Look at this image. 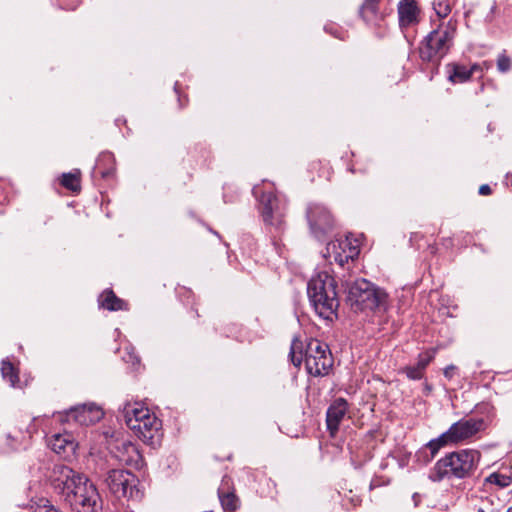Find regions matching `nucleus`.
Returning a JSON list of instances; mask_svg holds the SVG:
<instances>
[{
    "instance_id": "1",
    "label": "nucleus",
    "mask_w": 512,
    "mask_h": 512,
    "mask_svg": "<svg viewBox=\"0 0 512 512\" xmlns=\"http://www.w3.org/2000/svg\"><path fill=\"white\" fill-rule=\"evenodd\" d=\"M337 284L328 272H319L313 276L307 285V294L317 315L331 320L339 305Z\"/></svg>"
},
{
    "instance_id": "2",
    "label": "nucleus",
    "mask_w": 512,
    "mask_h": 512,
    "mask_svg": "<svg viewBox=\"0 0 512 512\" xmlns=\"http://www.w3.org/2000/svg\"><path fill=\"white\" fill-rule=\"evenodd\" d=\"M432 24L433 30L419 46V56L425 62H438L442 59L452 47L457 30V21L453 18L437 24L432 19Z\"/></svg>"
},
{
    "instance_id": "3",
    "label": "nucleus",
    "mask_w": 512,
    "mask_h": 512,
    "mask_svg": "<svg viewBox=\"0 0 512 512\" xmlns=\"http://www.w3.org/2000/svg\"><path fill=\"white\" fill-rule=\"evenodd\" d=\"M348 302L354 312L385 313L390 307L387 292L365 279L354 282L349 288Z\"/></svg>"
},
{
    "instance_id": "4",
    "label": "nucleus",
    "mask_w": 512,
    "mask_h": 512,
    "mask_svg": "<svg viewBox=\"0 0 512 512\" xmlns=\"http://www.w3.org/2000/svg\"><path fill=\"white\" fill-rule=\"evenodd\" d=\"M480 454L476 450L452 452L436 462L429 474L430 480L439 482L446 477L465 478L476 468Z\"/></svg>"
},
{
    "instance_id": "5",
    "label": "nucleus",
    "mask_w": 512,
    "mask_h": 512,
    "mask_svg": "<svg viewBox=\"0 0 512 512\" xmlns=\"http://www.w3.org/2000/svg\"><path fill=\"white\" fill-rule=\"evenodd\" d=\"M65 499L76 512H96L99 494L93 483L81 475L66 492Z\"/></svg>"
},
{
    "instance_id": "6",
    "label": "nucleus",
    "mask_w": 512,
    "mask_h": 512,
    "mask_svg": "<svg viewBox=\"0 0 512 512\" xmlns=\"http://www.w3.org/2000/svg\"><path fill=\"white\" fill-rule=\"evenodd\" d=\"M253 194L259 200V210L264 223L281 230L286 213L285 203L272 192H263L259 186L253 188Z\"/></svg>"
},
{
    "instance_id": "7",
    "label": "nucleus",
    "mask_w": 512,
    "mask_h": 512,
    "mask_svg": "<svg viewBox=\"0 0 512 512\" xmlns=\"http://www.w3.org/2000/svg\"><path fill=\"white\" fill-rule=\"evenodd\" d=\"M304 362L310 375L323 376L328 374L333 365V358L328 345L317 339H310L306 345Z\"/></svg>"
},
{
    "instance_id": "8",
    "label": "nucleus",
    "mask_w": 512,
    "mask_h": 512,
    "mask_svg": "<svg viewBox=\"0 0 512 512\" xmlns=\"http://www.w3.org/2000/svg\"><path fill=\"white\" fill-rule=\"evenodd\" d=\"M104 482L109 491L117 498L138 500L141 498L137 488L138 479L131 472L123 469H111L107 472Z\"/></svg>"
},
{
    "instance_id": "9",
    "label": "nucleus",
    "mask_w": 512,
    "mask_h": 512,
    "mask_svg": "<svg viewBox=\"0 0 512 512\" xmlns=\"http://www.w3.org/2000/svg\"><path fill=\"white\" fill-rule=\"evenodd\" d=\"M307 219L312 234L323 238L334 226V218L331 212L322 204L311 203L307 208Z\"/></svg>"
},
{
    "instance_id": "10",
    "label": "nucleus",
    "mask_w": 512,
    "mask_h": 512,
    "mask_svg": "<svg viewBox=\"0 0 512 512\" xmlns=\"http://www.w3.org/2000/svg\"><path fill=\"white\" fill-rule=\"evenodd\" d=\"M359 254L356 244H353L350 238L345 237L336 239L326 245L324 257L330 262H335L339 266H344L349 260H353Z\"/></svg>"
},
{
    "instance_id": "11",
    "label": "nucleus",
    "mask_w": 512,
    "mask_h": 512,
    "mask_svg": "<svg viewBox=\"0 0 512 512\" xmlns=\"http://www.w3.org/2000/svg\"><path fill=\"white\" fill-rule=\"evenodd\" d=\"M110 454L120 464L139 468L142 464V456L138 448L132 442L125 439H116L110 443Z\"/></svg>"
},
{
    "instance_id": "12",
    "label": "nucleus",
    "mask_w": 512,
    "mask_h": 512,
    "mask_svg": "<svg viewBox=\"0 0 512 512\" xmlns=\"http://www.w3.org/2000/svg\"><path fill=\"white\" fill-rule=\"evenodd\" d=\"M484 429V420L481 418L462 419L445 432L451 443L466 440Z\"/></svg>"
},
{
    "instance_id": "13",
    "label": "nucleus",
    "mask_w": 512,
    "mask_h": 512,
    "mask_svg": "<svg viewBox=\"0 0 512 512\" xmlns=\"http://www.w3.org/2000/svg\"><path fill=\"white\" fill-rule=\"evenodd\" d=\"M81 474L64 464H55L49 475L52 486L63 495L70 490Z\"/></svg>"
},
{
    "instance_id": "14",
    "label": "nucleus",
    "mask_w": 512,
    "mask_h": 512,
    "mask_svg": "<svg viewBox=\"0 0 512 512\" xmlns=\"http://www.w3.org/2000/svg\"><path fill=\"white\" fill-rule=\"evenodd\" d=\"M161 425V421L153 414L139 424V429H132V431L144 443L155 446L161 439Z\"/></svg>"
},
{
    "instance_id": "15",
    "label": "nucleus",
    "mask_w": 512,
    "mask_h": 512,
    "mask_svg": "<svg viewBox=\"0 0 512 512\" xmlns=\"http://www.w3.org/2000/svg\"><path fill=\"white\" fill-rule=\"evenodd\" d=\"M68 419H73L80 425H91L103 417L102 410L95 404H84L71 408L67 413Z\"/></svg>"
},
{
    "instance_id": "16",
    "label": "nucleus",
    "mask_w": 512,
    "mask_h": 512,
    "mask_svg": "<svg viewBox=\"0 0 512 512\" xmlns=\"http://www.w3.org/2000/svg\"><path fill=\"white\" fill-rule=\"evenodd\" d=\"M348 410V402L344 398H337L329 406L326 413L327 428L332 436H334L344 419Z\"/></svg>"
},
{
    "instance_id": "17",
    "label": "nucleus",
    "mask_w": 512,
    "mask_h": 512,
    "mask_svg": "<svg viewBox=\"0 0 512 512\" xmlns=\"http://www.w3.org/2000/svg\"><path fill=\"white\" fill-rule=\"evenodd\" d=\"M125 423L130 430L139 429V424L145 422L148 416L153 415L147 407L140 402L127 403L123 408Z\"/></svg>"
},
{
    "instance_id": "18",
    "label": "nucleus",
    "mask_w": 512,
    "mask_h": 512,
    "mask_svg": "<svg viewBox=\"0 0 512 512\" xmlns=\"http://www.w3.org/2000/svg\"><path fill=\"white\" fill-rule=\"evenodd\" d=\"M397 10L401 28L410 27L419 22L420 9L415 0H400Z\"/></svg>"
},
{
    "instance_id": "19",
    "label": "nucleus",
    "mask_w": 512,
    "mask_h": 512,
    "mask_svg": "<svg viewBox=\"0 0 512 512\" xmlns=\"http://www.w3.org/2000/svg\"><path fill=\"white\" fill-rule=\"evenodd\" d=\"M380 0H364L359 9V15L369 26H380L385 18V13L379 8Z\"/></svg>"
},
{
    "instance_id": "20",
    "label": "nucleus",
    "mask_w": 512,
    "mask_h": 512,
    "mask_svg": "<svg viewBox=\"0 0 512 512\" xmlns=\"http://www.w3.org/2000/svg\"><path fill=\"white\" fill-rule=\"evenodd\" d=\"M49 446L55 453L63 457H70L75 453L77 444L73 436L65 432L54 434L49 441Z\"/></svg>"
},
{
    "instance_id": "21",
    "label": "nucleus",
    "mask_w": 512,
    "mask_h": 512,
    "mask_svg": "<svg viewBox=\"0 0 512 512\" xmlns=\"http://www.w3.org/2000/svg\"><path fill=\"white\" fill-rule=\"evenodd\" d=\"M449 67V80L453 83H463L469 80L473 73L481 71L478 64H474L470 68L460 64H452Z\"/></svg>"
},
{
    "instance_id": "22",
    "label": "nucleus",
    "mask_w": 512,
    "mask_h": 512,
    "mask_svg": "<svg viewBox=\"0 0 512 512\" xmlns=\"http://www.w3.org/2000/svg\"><path fill=\"white\" fill-rule=\"evenodd\" d=\"M229 480L223 479L218 489V496L225 512H234L238 508V498L233 492H229Z\"/></svg>"
},
{
    "instance_id": "23",
    "label": "nucleus",
    "mask_w": 512,
    "mask_h": 512,
    "mask_svg": "<svg viewBox=\"0 0 512 512\" xmlns=\"http://www.w3.org/2000/svg\"><path fill=\"white\" fill-rule=\"evenodd\" d=\"M99 302L102 307L110 311L126 310L127 304L122 299L118 298L112 290L104 291Z\"/></svg>"
},
{
    "instance_id": "24",
    "label": "nucleus",
    "mask_w": 512,
    "mask_h": 512,
    "mask_svg": "<svg viewBox=\"0 0 512 512\" xmlns=\"http://www.w3.org/2000/svg\"><path fill=\"white\" fill-rule=\"evenodd\" d=\"M449 443L451 442L448 440V437L444 432L439 437L430 440L421 450V453L426 454V452L429 451L430 455L427 457L426 461H431L436 456L438 451Z\"/></svg>"
},
{
    "instance_id": "25",
    "label": "nucleus",
    "mask_w": 512,
    "mask_h": 512,
    "mask_svg": "<svg viewBox=\"0 0 512 512\" xmlns=\"http://www.w3.org/2000/svg\"><path fill=\"white\" fill-rule=\"evenodd\" d=\"M2 377L12 386L16 387L19 382V376L16 368L8 360H3L1 365Z\"/></svg>"
},
{
    "instance_id": "26",
    "label": "nucleus",
    "mask_w": 512,
    "mask_h": 512,
    "mask_svg": "<svg viewBox=\"0 0 512 512\" xmlns=\"http://www.w3.org/2000/svg\"><path fill=\"white\" fill-rule=\"evenodd\" d=\"M432 6L438 18L435 20L436 24L440 21H448L447 17L451 13V6L448 0H434Z\"/></svg>"
},
{
    "instance_id": "27",
    "label": "nucleus",
    "mask_w": 512,
    "mask_h": 512,
    "mask_svg": "<svg viewBox=\"0 0 512 512\" xmlns=\"http://www.w3.org/2000/svg\"><path fill=\"white\" fill-rule=\"evenodd\" d=\"M61 184L73 191L77 192L80 190V172L77 170L76 172L64 173L62 175Z\"/></svg>"
},
{
    "instance_id": "28",
    "label": "nucleus",
    "mask_w": 512,
    "mask_h": 512,
    "mask_svg": "<svg viewBox=\"0 0 512 512\" xmlns=\"http://www.w3.org/2000/svg\"><path fill=\"white\" fill-rule=\"evenodd\" d=\"M500 499L495 495H490L481 499L477 512H499Z\"/></svg>"
},
{
    "instance_id": "29",
    "label": "nucleus",
    "mask_w": 512,
    "mask_h": 512,
    "mask_svg": "<svg viewBox=\"0 0 512 512\" xmlns=\"http://www.w3.org/2000/svg\"><path fill=\"white\" fill-rule=\"evenodd\" d=\"M486 482L499 487H507L511 483L510 477L499 473H492L486 478Z\"/></svg>"
},
{
    "instance_id": "30",
    "label": "nucleus",
    "mask_w": 512,
    "mask_h": 512,
    "mask_svg": "<svg viewBox=\"0 0 512 512\" xmlns=\"http://www.w3.org/2000/svg\"><path fill=\"white\" fill-rule=\"evenodd\" d=\"M512 67L511 58L508 57L504 52L499 54L497 58V69L501 73H506L510 71Z\"/></svg>"
},
{
    "instance_id": "31",
    "label": "nucleus",
    "mask_w": 512,
    "mask_h": 512,
    "mask_svg": "<svg viewBox=\"0 0 512 512\" xmlns=\"http://www.w3.org/2000/svg\"><path fill=\"white\" fill-rule=\"evenodd\" d=\"M403 372L411 380H420L424 376V371H422L416 364L406 366L403 369Z\"/></svg>"
},
{
    "instance_id": "32",
    "label": "nucleus",
    "mask_w": 512,
    "mask_h": 512,
    "mask_svg": "<svg viewBox=\"0 0 512 512\" xmlns=\"http://www.w3.org/2000/svg\"><path fill=\"white\" fill-rule=\"evenodd\" d=\"M433 358H434V354L431 353V352H426V353L420 354L419 357H418L416 365L422 371L425 372L427 366L429 365V363L432 361Z\"/></svg>"
},
{
    "instance_id": "33",
    "label": "nucleus",
    "mask_w": 512,
    "mask_h": 512,
    "mask_svg": "<svg viewBox=\"0 0 512 512\" xmlns=\"http://www.w3.org/2000/svg\"><path fill=\"white\" fill-rule=\"evenodd\" d=\"M299 348V345L295 342H293L290 350V358L292 363L298 367L302 363V352L300 351L298 354L296 353V349Z\"/></svg>"
},
{
    "instance_id": "34",
    "label": "nucleus",
    "mask_w": 512,
    "mask_h": 512,
    "mask_svg": "<svg viewBox=\"0 0 512 512\" xmlns=\"http://www.w3.org/2000/svg\"><path fill=\"white\" fill-rule=\"evenodd\" d=\"M456 371V367L454 365H449L444 369V376L448 379H451Z\"/></svg>"
},
{
    "instance_id": "35",
    "label": "nucleus",
    "mask_w": 512,
    "mask_h": 512,
    "mask_svg": "<svg viewBox=\"0 0 512 512\" xmlns=\"http://www.w3.org/2000/svg\"><path fill=\"white\" fill-rule=\"evenodd\" d=\"M479 194L484 196L491 194L490 186L487 184L481 185L479 188Z\"/></svg>"
},
{
    "instance_id": "36",
    "label": "nucleus",
    "mask_w": 512,
    "mask_h": 512,
    "mask_svg": "<svg viewBox=\"0 0 512 512\" xmlns=\"http://www.w3.org/2000/svg\"><path fill=\"white\" fill-rule=\"evenodd\" d=\"M127 361H128V362H131L132 364H135V363H137V362H138V359H137V357H136V356H134V355H132V354H131V355L129 356V359H128Z\"/></svg>"
},
{
    "instance_id": "37",
    "label": "nucleus",
    "mask_w": 512,
    "mask_h": 512,
    "mask_svg": "<svg viewBox=\"0 0 512 512\" xmlns=\"http://www.w3.org/2000/svg\"><path fill=\"white\" fill-rule=\"evenodd\" d=\"M424 389L427 394L430 393L432 390L431 386L428 383H425Z\"/></svg>"
},
{
    "instance_id": "38",
    "label": "nucleus",
    "mask_w": 512,
    "mask_h": 512,
    "mask_svg": "<svg viewBox=\"0 0 512 512\" xmlns=\"http://www.w3.org/2000/svg\"><path fill=\"white\" fill-rule=\"evenodd\" d=\"M506 512H512V506L508 508Z\"/></svg>"
}]
</instances>
